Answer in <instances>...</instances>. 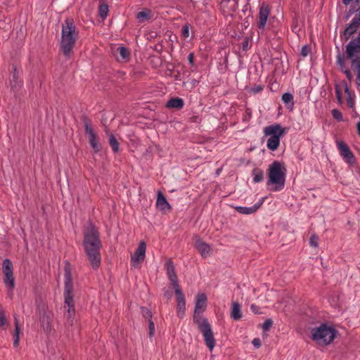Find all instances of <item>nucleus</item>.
I'll list each match as a JSON object with an SVG mask.
<instances>
[{
  "label": "nucleus",
  "instance_id": "c03bdc74",
  "mask_svg": "<svg viewBox=\"0 0 360 360\" xmlns=\"http://www.w3.org/2000/svg\"><path fill=\"white\" fill-rule=\"evenodd\" d=\"M271 325H272V321L270 319L266 320L263 324V328L265 330H267L271 326Z\"/></svg>",
  "mask_w": 360,
  "mask_h": 360
},
{
  "label": "nucleus",
  "instance_id": "b1692460",
  "mask_svg": "<svg viewBox=\"0 0 360 360\" xmlns=\"http://www.w3.org/2000/svg\"><path fill=\"white\" fill-rule=\"evenodd\" d=\"M236 0H224L221 3V7L224 12L229 13L236 9Z\"/></svg>",
  "mask_w": 360,
  "mask_h": 360
},
{
  "label": "nucleus",
  "instance_id": "ea45409f",
  "mask_svg": "<svg viewBox=\"0 0 360 360\" xmlns=\"http://www.w3.org/2000/svg\"><path fill=\"white\" fill-rule=\"evenodd\" d=\"M310 51H311V49H310L309 46L305 45L301 49V55L303 57H306L309 55Z\"/></svg>",
  "mask_w": 360,
  "mask_h": 360
},
{
  "label": "nucleus",
  "instance_id": "09e8293b",
  "mask_svg": "<svg viewBox=\"0 0 360 360\" xmlns=\"http://www.w3.org/2000/svg\"><path fill=\"white\" fill-rule=\"evenodd\" d=\"M292 32L297 33L299 32L300 29L297 27V22H294L292 25Z\"/></svg>",
  "mask_w": 360,
  "mask_h": 360
},
{
  "label": "nucleus",
  "instance_id": "dca6fc26",
  "mask_svg": "<svg viewBox=\"0 0 360 360\" xmlns=\"http://www.w3.org/2000/svg\"><path fill=\"white\" fill-rule=\"evenodd\" d=\"M264 198H262L259 200V202L255 203L252 207L238 206V207H236L235 209L240 214H246V215L251 214L255 213L262 206V205L264 203Z\"/></svg>",
  "mask_w": 360,
  "mask_h": 360
},
{
  "label": "nucleus",
  "instance_id": "393cba45",
  "mask_svg": "<svg viewBox=\"0 0 360 360\" xmlns=\"http://www.w3.org/2000/svg\"><path fill=\"white\" fill-rule=\"evenodd\" d=\"M184 104V102L182 98H173L167 101L166 106L169 108L181 109Z\"/></svg>",
  "mask_w": 360,
  "mask_h": 360
},
{
  "label": "nucleus",
  "instance_id": "2f4dec72",
  "mask_svg": "<svg viewBox=\"0 0 360 360\" xmlns=\"http://www.w3.org/2000/svg\"><path fill=\"white\" fill-rule=\"evenodd\" d=\"M315 345L322 349L324 347L332 343L333 339H313Z\"/></svg>",
  "mask_w": 360,
  "mask_h": 360
},
{
  "label": "nucleus",
  "instance_id": "9d476101",
  "mask_svg": "<svg viewBox=\"0 0 360 360\" xmlns=\"http://www.w3.org/2000/svg\"><path fill=\"white\" fill-rule=\"evenodd\" d=\"M165 267L167 271V277L170 281L171 284L173 285L174 290L180 288L173 262L171 259H167L165 264Z\"/></svg>",
  "mask_w": 360,
  "mask_h": 360
},
{
  "label": "nucleus",
  "instance_id": "f704fd0d",
  "mask_svg": "<svg viewBox=\"0 0 360 360\" xmlns=\"http://www.w3.org/2000/svg\"><path fill=\"white\" fill-rule=\"evenodd\" d=\"M108 13V6L107 4H101L99 7V14L101 18H105L107 17Z\"/></svg>",
  "mask_w": 360,
  "mask_h": 360
},
{
  "label": "nucleus",
  "instance_id": "6e6552de",
  "mask_svg": "<svg viewBox=\"0 0 360 360\" xmlns=\"http://www.w3.org/2000/svg\"><path fill=\"white\" fill-rule=\"evenodd\" d=\"M146 245L141 241L131 257V264L133 266L139 268V264L142 262L146 257Z\"/></svg>",
  "mask_w": 360,
  "mask_h": 360
},
{
  "label": "nucleus",
  "instance_id": "f03ea898",
  "mask_svg": "<svg viewBox=\"0 0 360 360\" xmlns=\"http://www.w3.org/2000/svg\"><path fill=\"white\" fill-rule=\"evenodd\" d=\"M78 38L79 33L74 20L67 18L62 25L60 40V46L65 56H68L72 53Z\"/></svg>",
  "mask_w": 360,
  "mask_h": 360
},
{
  "label": "nucleus",
  "instance_id": "9b49d317",
  "mask_svg": "<svg viewBox=\"0 0 360 360\" xmlns=\"http://www.w3.org/2000/svg\"><path fill=\"white\" fill-rule=\"evenodd\" d=\"M207 307V297L204 293H199L195 297V306L194 311V319H197L205 310Z\"/></svg>",
  "mask_w": 360,
  "mask_h": 360
},
{
  "label": "nucleus",
  "instance_id": "2eb2a0df",
  "mask_svg": "<svg viewBox=\"0 0 360 360\" xmlns=\"http://www.w3.org/2000/svg\"><path fill=\"white\" fill-rule=\"evenodd\" d=\"M270 13V9L266 4H263L259 8L258 28L263 30Z\"/></svg>",
  "mask_w": 360,
  "mask_h": 360
},
{
  "label": "nucleus",
  "instance_id": "4c0bfd02",
  "mask_svg": "<svg viewBox=\"0 0 360 360\" xmlns=\"http://www.w3.org/2000/svg\"><path fill=\"white\" fill-rule=\"evenodd\" d=\"M205 341L206 346L212 351L215 346V339H205Z\"/></svg>",
  "mask_w": 360,
  "mask_h": 360
},
{
  "label": "nucleus",
  "instance_id": "79ce46f5",
  "mask_svg": "<svg viewBox=\"0 0 360 360\" xmlns=\"http://www.w3.org/2000/svg\"><path fill=\"white\" fill-rule=\"evenodd\" d=\"M7 321L4 312H0V328H3L6 325Z\"/></svg>",
  "mask_w": 360,
  "mask_h": 360
},
{
  "label": "nucleus",
  "instance_id": "a18cd8bd",
  "mask_svg": "<svg viewBox=\"0 0 360 360\" xmlns=\"http://www.w3.org/2000/svg\"><path fill=\"white\" fill-rule=\"evenodd\" d=\"M252 344L255 348H259L262 345L260 339H253Z\"/></svg>",
  "mask_w": 360,
  "mask_h": 360
},
{
  "label": "nucleus",
  "instance_id": "5fc2aeb1",
  "mask_svg": "<svg viewBox=\"0 0 360 360\" xmlns=\"http://www.w3.org/2000/svg\"><path fill=\"white\" fill-rule=\"evenodd\" d=\"M352 0H342V2L345 5H348Z\"/></svg>",
  "mask_w": 360,
  "mask_h": 360
},
{
  "label": "nucleus",
  "instance_id": "a19ab883",
  "mask_svg": "<svg viewBox=\"0 0 360 360\" xmlns=\"http://www.w3.org/2000/svg\"><path fill=\"white\" fill-rule=\"evenodd\" d=\"M18 75L16 68H14V72L13 75V82L11 84L12 87H15L18 85Z\"/></svg>",
  "mask_w": 360,
  "mask_h": 360
},
{
  "label": "nucleus",
  "instance_id": "c85d7f7f",
  "mask_svg": "<svg viewBox=\"0 0 360 360\" xmlns=\"http://www.w3.org/2000/svg\"><path fill=\"white\" fill-rule=\"evenodd\" d=\"M282 101L288 108H292L294 105L293 96L290 93H285L282 96Z\"/></svg>",
  "mask_w": 360,
  "mask_h": 360
},
{
  "label": "nucleus",
  "instance_id": "7c9ffc66",
  "mask_svg": "<svg viewBox=\"0 0 360 360\" xmlns=\"http://www.w3.org/2000/svg\"><path fill=\"white\" fill-rule=\"evenodd\" d=\"M253 181L255 183L261 182L264 179V172L262 169L255 168L252 170Z\"/></svg>",
  "mask_w": 360,
  "mask_h": 360
},
{
  "label": "nucleus",
  "instance_id": "20e7f679",
  "mask_svg": "<svg viewBox=\"0 0 360 360\" xmlns=\"http://www.w3.org/2000/svg\"><path fill=\"white\" fill-rule=\"evenodd\" d=\"M346 54L351 61L352 69L356 74V83L360 86V31L358 37L347 45Z\"/></svg>",
  "mask_w": 360,
  "mask_h": 360
},
{
  "label": "nucleus",
  "instance_id": "6ab92c4d",
  "mask_svg": "<svg viewBox=\"0 0 360 360\" xmlns=\"http://www.w3.org/2000/svg\"><path fill=\"white\" fill-rule=\"evenodd\" d=\"M360 24V16L355 15L344 32L345 39H348L357 30Z\"/></svg>",
  "mask_w": 360,
  "mask_h": 360
},
{
  "label": "nucleus",
  "instance_id": "f8f14e48",
  "mask_svg": "<svg viewBox=\"0 0 360 360\" xmlns=\"http://www.w3.org/2000/svg\"><path fill=\"white\" fill-rule=\"evenodd\" d=\"M176 295V314L179 318H183L186 311V299L185 296L180 288L174 290Z\"/></svg>",
  "mask_w": 360,
  "mask_h": 360
},
{
  "label": "nucleus",
  "instance_id": "4be33fe9",
  "mask_svg": "<svg viewBox=\"0 0 360 360\" xmlns=\"http://www.w3.org/2000/svg\"><path fill=\"white\" fill-rule=\"evenodd\" d=\"M231 317L235 321L242 318L241 306L237 302H233L231 307Z\"/></svg>",
  "mask_w": 360,
  "mask_h": 360
},
{
  "label": "nucleus",
  "instance_id": "e433bc0d",
  "mask_svg": "<svg viewBox=\"0 0 360 360\" xmlns=\"http://www.w3.org/2000/svg\"><path fill=\"white\" fill-rule=\"evenodd\" d=\"M331 113L334 119L337 120L338 121L342 120V115L339 110L333 109Z\"/></svg>",
  "mask_w": 360,
  "mask_h": 360
},
{
  "label": "nucleus",
  "instance_id": "f257e3e1",
  "mask_svg": "<svg viewBox=\"0 0 360 360\" xmlns=\"http://www.w3.org/2000/svg\"><path fill=\"white\" fill-rule=\"evenodd\" d=\"M84 248L88 260L93 269L101 264L102 244L98 231L92 224H89L84 231Z\"/></svg>",
  "mask_w": 360,
  "mask_h": 360
},
{
  "label": "nucleus",
  "instance_id": "0eeeda50",
  "mask_svg": "<svg viewBox=\"0 0 360 360\" xmlns=\"http://www.w3.org/2000/svg\"><path fill=\"white\" fill-rule=\"evenodd\" d=\"M312 338H335L341 335L332 323H324L312 330Z\"/></svg>",
  "mask_w": 360,
  "mask_h": 360
},
{
  "label": "nucleus",
  "instance_id": "cd10ccee",
  "mask_svg": "<svg viewBox=\"0 0 360 360\" xmlns=\"http://www.w3.org/2000/svg\"><path fill=\"white\" fill-rule=\"evenodd\" d=\"M152 16V13L150 10L146 9L144 11H140L136 14V18L139 22H143L148 19H150Z\"/></svg>",
  "mask_w": 360,
  "mask_h": 360
},
{
  "label": "nucleus",
  "instance_id": "37998d69",
  "mask_svg": "<svg viewBox=\"0 0 360 360\" xmlns=\"http://www.w3.org/2000/svg\"><path fill=\"white\" fill-rule=\"evenodd\" d=\"M263 90V87L261 85H255L252 86L250 91L253 94H257Z\"/></svg>",
  "mask_w": 360,
  "mask_h": 360
},
{
  "label": "nucleus",
  "instance_id": "49530a36",
  "mask_svg": "<svg viewBox=\"0 0 360 360\" xmlns=\"http://www.w3.org/2000/svg\"><path fill=\"white\" fill-rule=\"evenodd\" d=\"M250 309L255 314H259V308L255 304H251Z\"/></svg>",
  "mask_w": 360,
  "mask_h": 360
},
{
  "label": "nucleus",
  "instance_id": "4468645a",
  "mask_svg": "<svg viewBox=\"0 0 360 360\" xmlns=\"http://www.w3.org/2000/svg\"><path fill=\"white\" fill-rule=\"evenodd\" d=\"M194 321L197 323L204 338H213L211 326L207 319L199 317L197 319H194Z\"/></svg>",
  "mask_w": 360,
  "mask_h": 360
},
{
  "label": "nucleus",
  "instance_id": "a211bd4d",
  "mask_svg": "<svg viewBox=\"0 0 360 360\" xmlns=\"http://www.w3.org/2000/svg\"><path fill=\"white\" fill-rule=\"evenodd\" d=\"M113 54L117 60L120 62H127L129 59L130 51L124 46H118L113 50Z\"/></svg>",
  "mask_w": 360,
  "mask_h": 360
},
{
  "label": "nucleus",
  "instance_id": "f3484780",
  "mask_svg": "<svg viewBox=\"0 0 360 360\" xmlns=\"http://www.w3.org/2000/svg\"><path fill=\"white\" fill-rule=\"evenodd\" d=\"M195 247L200 252L202 257H207L210 255L211 251L210 246L200 238H195Z\"/></svg>",
  "mask_w": 360,
  "mask_h": 360
},
{
  "label": "nucleus",
  "instance_id": "1a4fd4ad",
  "mask_svg": "<svg viewBox=\"0 0 360 360\" xmlns=\"http://www.w3.org/2000/svg\"><path fill=\"white\" fill-rule=\"evenodd\" d=\"M85 133L89 137L90 146L95 153H98L101 150V146L98 143L97 135L94 131L91 124L88 122L84 123Z\"/></svg>",
  "mask_w": 360,
  "mask_h": 360
},
{
  "label": "nucleus",
  "instance_id": "ddd939ff",
  "mask_svg": "<svg viewBox=\"0 0 360 360\" xmlns=\"http://www.w3.org/2000/svg\"><path fill=\"white\" fill-rule=\"evenodd\" d=\"M337 147L340 155L343 158L344 160L348 163H352L354 160V155L350 150L349 148L345 143L342 141H336Z\"/></svg>",
  "mask_w": 360,
  "mask_h": 360
},
{
  "label": "nucleus",
  "instance_id": "412c9836",
  "mask_svg": "<svg viewBox=\"0 0 360 360\" xmlns=\"http://www.w3.org/2000/svg\"><path fill=\"white\" fill-rule=\"evenodd\" d=\"M156 206L162 211L169 210L171 209L170 205L161 192L158 193Z\"/></svg>",
  "mask_w": 360,
  "mask_h": 360
},
{
  "label": "nucleus",
  "instance_id": "6e6d98bb",
  "mask_svg": "<svg viewBox=\"0 0 360 360\" xmlns=\"http://www.w3.org/2000/svg\"><path fill=\"white\" fill-rule=\"evenodd\" d=\"M345 91H346L347 92H348V88H347V87H346V88H345Z\"/></svg>",
  "mask_w": 360,
  "mask_h": 360
},
{
  "label": "nucleus",
  "instance_id": "58836bf2",
  "mask_svg": "<svg viewBox=\"0 0 360 360\" xmlns=\"http://www.w3.org/2000/svg\"><path fill=\"white\" fill-rule=\"evenodd\" d=\"M309 243L313 247H315V248L318 247L319 238L315 235H312L310 238Z\"/></svg>",
  "mask_w": 360,
  "mask_h": 360
},
{
  "label": "nucleus",
  "instance_id": "4d7b16f0",
  "mask_svg": "<svg viewBox=\"0 0 360 360\" xmlns=\"http://www.w3.org/2000/svg\"><path fill=\"white\" fill-rule=\"evenodd\" d=\"M357 15V16H360V13H359L358 15Z\"/></svg>",
  "mask_w": 360,
  "mask_h": 360
},
{
  "label": "nucleus",
  "instance_id": "a878e982",
  "mask_svg": "<svg viewBox=\"0 0 360 360\" xmlns=\"http://www.w3.org/2000/svg\"><path fill=\"white\" fill-rule=\"evenodd\" d=\"M141 313L146 319H148L149 335H150V336H153L154 335V331H155V325H154L153 322L150 320V319L152 317L151 313L148 309L143 308V307L141 308Z\"/></svg>",
  "mask_w": 360,
  "mask_h": 360
},
{
  "label": "nucleus",
  "instance_id": "864d4df0",
  "mask_svg": "<svg viewBox=\"0 0 360 360\" xmlns=\"http://www.w3.org/2000/svg\"><path fill=\"white\" fill-rule=\"evenodd\" d=\"M356 128H357L358 134H359V136H360V122H359L356 124Z\"/></svg>",
  "mask_w": 360,
  "mask_h": 360
},
{
  "label": "nucleus",
  "instance_id": "7ed1b4c3",
  "mask_svg": "<svg viewBox=\"0 0 360 360\" xmlns=\"http://www.w3.org/2000/svg\"><path fill=\"white\" fill-rule=\"evenodd\" d=\"M268 180L266 185L271 186V191H279L284 188L286 176V169L284 164L274 161L269 165L267 170Z\"/></svg>",
  "mask_w": 360,
  "mask_h": 360
},
{
  "label": "nucleus",
  "instance_id": "c756f323",
  "mask_svg": "<svg viewBox=\"0 0 360 360\" xmlns=\"http://www.w3.org/2000/svg\"><path fill=\"white\" fill-rule=\"evenodd\" d=\"M4 276L5 278L4 281L6 286L9 288L11 290H13L15 286L13 273L5 274Z\"/></svg>",
  "mask_w": 360,
  "mask_h": 360
},
{
  "label": "nucleus",
  "instance_id": "8fccbe9b",
  "mask_svg": "<svg viewBox=\"0 0 360 360\" xmlns=\"http://www.w3.org/2000/svg\"><path fill=\"white\" fill-rule=\"evenodd\" d=\"M335 92H336L337 98H338L339 102L341 103L342 102V97H341L340 91L339 90L338 88L335 89Z\"/></svg>",
  "mask_w": 360,
  "mask_h": 360
},
{
  "label": "nucleus",
  "instance_id": "c9c22d12",
  "mask_svg": "<svg viewBox=\"0 0 360 360\" xmlns=\"http://www.w3.org/2000/svg\"><path fill=\"white\" fill-rule=\"evenodd\" d=\"M15 338H19L20 335H23V333L20 332V326L19 321L17 319V318H15Z\"/></svg>",
  "mask_w": 360,
  "mask_h": 360
},
{
  "label": "nucleus",
  "instance_id": "473e14b6",
  "mask_svg": "<svg viewBox=\"0 0 360 360\" xmlns=\"http://www.w3.org/2000/svg\"><path fill=\"white\" fill-rule=\"evenodd\" d=\"M3 273L4 275L13 273V264L8 259H6L3 262Z\"/></svg>",
  "mask_w": 360,
  "mask_h": 360
},
{
  "label": "nucleus",
  "instance_id": "39448f33",
  "mask_svg": "<svg viewBox=\"0 0 360 360\" xmlns=\"http://www.w3.org/2000/svg\"><path fill=\"white\" fill-rule=\"evenodd\" d=\"M264 136L267 137L266 147L271 151L276 150L281 142V139L285 134V129L280 124L267 126L263 129Z\"/></svg>",
  "mask_w": 360,
  "mask_h": 360
},
{
  "label": "nucleus",
  "instance_id": "72a5a7b5",
  "mask_svg": "<svg viewBox=\"0 0 360 360\" xmlns=\"http://www.w3.org/2000/svg\"><path fill=\"white\" fill-rule=\"evenodd\" d=\"M109 143H110L113 152H115V153L118 152L120 144L113 134L109 135Z\"/></svg>",
  "mask_w": 360,
  "mask_h": 360
},
{
  "label": "nucleus",
  "instance_id": "603ef678",
  "mask_svg": "<svg viewBox=\"0 0 360 360\" xmlns=\"http://www.w3.org/2000/svg\"><path fill=\"white\" fill-rule=\"evenodd\" d=\"M19 345V339H15V341L13 342V346L15 347H17Z\"/></svg>",
  "mask_w": 360,
  "mask_h": 360
},
{
  "label": "nucleus",
  "instance_id": "423d86ee",
  "mask_svg": "<svg viewBox=\"0 0 360 360\" xmlns=\"http://www.w3.org/2000/svg\"><path fill=\"white\" fill-rule=\"evenodd\" d=\"M72 278L70 268L68 264L65 267V289H64V305L63 309L74 308L75 300L73 293Z\"/></svg>",
  "mask_w": 360,
  "mask_h": 360
},
{
  "label": "nucleus",
  "instance_id": "bb28decb",
  "mask_svg": "<svg viewBox=\"0 0 360 360\" xmlns=\"http://www.w3.org/2000/svg\"><path fill=\"white\" fill-rule=\"evenodd\" d=\"M337 63H338V65H339L340 70L345 72V74L346 75L347 77L349 79H351L352 77V73L350 72L349 70H348L345 65V62H344V60L343 58L341 57V56H338V59H337Z\"/></svg>",
  "mask_w": 360,
  "mask_h": 360
},
{
  "label": "nucleus",
  "instance_id": "5701e85b",
  "mask_svg": "<svg viewBox=\"0 0 360 360\" xmlns=\"http://www.w3.org/2000/svg\"><path fill=\"white\" fill-rule=\"evenodd\" d=\"M63 309V316L66 321V323L72 326L76 321L75 318V307L66 308Z\"/></svg>",
  "mask_w": 360,
  "mask_h": 360
},
{
  "label": "nucleus",
  "instance_id": "3c124183",
  "mask_svg": "<svg viewBox=\"0 0 360 360\" xmlns=\"http://www.w3.org/2000/svg\"><path fill=\"white\" fill-rule=\"evenodd\" d=\"M193 58H194V56H193V53H191L188 56V61L191 64H193Z\"/></svg>",
  "mask_w": 360,
  "mask_h": 360
},
{
  "label": "nucleus",
  "instance_id": "de8ad7c7",
  "mask_svg": "<svg viewBox=\"0 0 360 360\" xmlns=\"http://www.w3.org/2000/svg\"><path fill=\"white\" fill-rule=\"evenodd\" d=\"M182 34H183L184 37H188V35H189L188 27H187V26L184 27V28L182 30Z\"/></svg>",
  "mask_w": 360,
  "mask_h": 360
},
{
  "label": "nucleus",
  "instance_id": "aec40b11",
  "mask_svg": "<svg viewBox=\"0 0 360 360\" xmlns=\"http://www.w3.org/2000/svg\"><path fill=\"white\" fill-rule=\"evenodd\" d=\"M51 319L52 314L51 312H44L40 316V323L44 330L46 333L51 330Z\"/></svg>",
  "mask_w": 360,
  "mask_h": 360
}]
</instances>
